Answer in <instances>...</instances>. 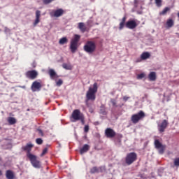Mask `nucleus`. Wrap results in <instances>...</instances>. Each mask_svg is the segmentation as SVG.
Here are the masks:
<instances>
[{"label": "nucleus", "mask_w": 179, "mask_h": 179, "mask_svg": "<svg viewBox=\"0 0 179 179\" xmlns=\"http://www.w3.org/2000/svg\"><path fill=\"white\" fill-rule=\"evenodd\" d=\"M34 145L31 143H27L26 145L22 147V150L27 152V157L29 159L34 167L41 168V162L37 159V157L31 153Z\"/></svg>", "instance_id": "obj_1"}, {"label": "nucleus", "mask_w": 179, "mask_h": 179, "mask_svg": "<svg viewBox=\"0 0 179 179\" xmlns=\"http://www.w3.org/2000/svg\"><path fill=\"white\" fill-rule=\"evenodd\" d=\"M127 17H122L121 22L119 24L118 29L122 30L124 29V26L126 28L129 29H134L137 27L138 24L135 20H129L127 21Z\"/></svg>", "instance_id": "obj_2"}, {"label": "nucleus", "mask_w": 179, "mask_h": 179, "mask_svg": "<svg viewBox=\"0 0 179 179\" xmlns=\"http://www.w3.org/2000/svg\"><path fill=\"white\" fill-rule=\"evenodd\" d=\"M70 121L71 122L80 121L81 124H85V116L80 110H73V113H71V116H70Z\"/></svg>", "instance_id": "obj_3"}, {"label": "nucleus", "mask_w": 179, "mask_h": 179, "mask_svg": "<svg viewBox=\"0 0 179 179\" xmlns=\"http://www.w3.org/2000/svg\"><path fill=\"white\" fill-rule=\"evenodd\" d=\"M98 91V84L96 83H94L92 87H90L87 92V101H95L96 100V93Z\"/></svg>", "instance_id": "obj_4"}, {"label": "nucleus", "mask_w": 179, "mask_h": 179, "mask_svg": "<svg viewBox=\"0 0 179 179\" xmlns=\"http://www.w3.org/2000/svg\"><path fill=\"white\" fill-rule=\"evenodd\" d=\"M80 40V35H74V38L71 39L70 42V50L71 51V53H75L78 48V43Z\"/></svg>", "instance_id": "obj_5"}, {"label": "nucleus", "mask_w": 179, "mask_h": 179, "mask_svg": "<svg viewBox=\"0 0 179 179\" xmlns=\"http://www.w3.org/2000/svg\"><path fill=\"white\" fill-rule=\"evenodd\" d=\"M105 136L108 138H113L115 136V139H117L119 143H121V138L123 137L122 134H116L115 131L110 128H107L105 130Z\"/></svg>", "instance_id": "obj_6"}, {"label": "nucleus", "mask_w": 179, "mask_h": 179, "mask_svg": "<svg viewBox=\"0 0 179 179\" xmlns=\"http://www.w3.org/2000/svg\"><path fill=\"white\" fill-rule=\"evenodd\" d=\"M96 45L93 41H87L84 45V51L88 54H92L96 51Z\"/></svg>", "instance_id": "obj_7"}, {"label": "nucleus", "mask_w": 179, "mask_h": 179, "mask_svg": "<svg viewBox=\"0 0 179 179\" xmlns=\"http://www.w3.org/2000/svg\"><path fill=\"white\" fill-rule=\"evenodd\" d=\"M137 159H138V155L134 152L127 153L124 158L125 164L128 166H130L131 164H132Z\"/></svg>", "instance_id": "obj_8"}, {"label": "nucleus", "mask_w": 179, "mask_h": 179, "mask_svg": "<svg viewBox=\"0 0 179 179\" xmlns=\"http://www.w3.org/2000/svg\"><path fill=\"white\" fill-rule=\"evenodd\" d=\"M145 117V114L143 110H140L138 113L134 114L131 117V121L133 124H137L140 120Z\"/></svg>", "instance_id": "obj_9"}, {"label": "nucleus", "mask_w": 179, "mask_h": 179, "mask_svg": "<svg viewBox=\"0 0 179 179\" xmlns=\"http://www.w3.org/2000/svg\"><path fill=\"white\" fill-rule=\"evenodd\" d=\"M155 148L158 150V152L160 155L164 153V151L166 148V145H162L158 139L155 140L154 142Z\"/></svg>", "instance_id": "obj_10"}, {"label": "nucleus", "mask_w": 179, "mask_h": 179, "mask_svg": "<svg viewBox=\"0 0 179 179\" xmlns=\"http://www.w3.org/2000/svg\"><path fill=\"white\" fill-rule=\"evenodd\" d=\"M169 122L166 120H162L160 123L157 124V129L159 133L165 132L166 129L169 127Z\"/></svg>", "instance_id": "obj_11"}, {"label": "nucleus", "mask_w": 179, "mask_h": 179, "mask_svg": "<svg viewBox=\"0 0 179 179\" xmlns=\"http://www.w3.org/2000/svg\"><path fill=\"white\" fill-rule=\"evenodd\" d=\"M65 13L64 10L63 8H57V10H52L49 15L52 17H60Z\"/></svg>", "instance_id": "obj_12"}, {"label": "nucleus", "mask_w": 179, "mask_h": 179, "mask_svg": "<svg viewBox=\"0 0 179 179\" xmlns=\"http://www.w3.org/2000/svg\"><path fill=\"white\" fill-rule=\"evenodd\" d=\"M25 76L30 80H35L38 77V73L35 70L29 71L26 73Z\"/></svg>", "instance_id": "obj_13"}, {"label": "nucleus", "mask_w": 179, "mask_h": 179, "mask_svg": "<svg viewBox=\"0 0 179 179\" xmlns=\"http://www.w3.org/2000/svg\"><path fill=\"white\" fill-rule=\"evenodd\" d=\"M92 25L88 24V27H86L84 22H78V28L81 32L85 33L86 31H90Z\"/></svg>", "instance_id": "obj_14"}, {"label": "nucleus", "mask_w": 179, "mask_h": 179, "mask_svg": "<svg viewBox=\"0 0 179 179\" xmlns=\"http://www.w3.org/2000/svg\"><path fill=\"white\" fill-rule=\"evenodd\" d=\"M41 87H42L41 83L38 81H35L33 83L31 87V89L33 92H39L41 90Z\"/></svg>", "instance_id": "obj_15"}, {"label": "nucleus", "mask_w": 179, "mask_h": 179, "mask_svg": "<svg viewBox=\"0 0 179 179\" xmlns=\"http://www.w3.org/2000/svg\"><path fill=\"white\" fill-rule=\"evenodd\" d=\"M40 17H41V11H39V10H37V11H36V20L34 22V27H36L40 22Z\"/></svg>", "instance_id": "obj_16"}, {"label": "nucleus", "mask_w": 179, "mask_h": 179, "mask_svg": "<svg viewBox=\"0 0 179 179\" xmlns=\"http://www.w3.org/2000/svg\"><path fill=\"white\" fill-rule=\"evenodd\" d=\"M48 73L49 76H50V79L52 80H55L59 78V76L53 69H50Z\"/></svg>", "instance_id": "obj_17"}, {"label": "nucleus", "mask_w": 179, "mask_h": 179, "mask_svg": "<svg viewBox=\"0 0 179 179\" xmlns=\"http://www.w3.org/2000/svg\"><path fill=\"white\" fill-rule=\"evenodd\" d=\"M103 168L102 166H101L99 168H97L96 166H94V167H92V169H91L90 172L91 173H96L103 172Z\"/></svg>", "instance_id": "obj_18"}, {"label": "nucleus", "mask_w": 179, "mask_h": 179, "mask_svg": "<svg viewBox=\"0 0 179 179\" xmlns=\"http://www.w3.org/2000/svg\"><path fill=\"white\" fill-rule=\"evenodd\" d=\"M171 12V8L170 7H165L162 11H160L159 13V15L160 16H164L166 15H167L168 13H170Z\"/></svg>", "instance_id": "obj_19"}, {"label": "nucleus", "mask_w": 179, "mask_h": 179, "mask_svg": "<svg viewBox=\"0 0 179 179\" xmlns=\"http://www.w3.org/2000/svg\"><path fill=\"white\" fill-rule=\"evenodd\" d=\"M6 176L7 179H14L15 178V174L13 171L11 170H8L6 172Z\"/></svg>", "instance_id": "obj_20"}, {"label": "nucleus", "mask_w": 179, "mask_h": 179, "mask_svg": "<svg viewBox=\"0 0 179 179\" xmlns=\"http://www.w3.org/2000/svg\"><path fill=\"white\" fill-rule=\"evenodd\" d=\"M90 149L89 145L85 144L83 146V148L80 149V154L83 155L84 153L87 152Z\"/></svg>", "instance_id": "obj_21"}, {"label": "nucleus", "mask_w": 179, "mask_h": 179, "mask_svg": "<svg viewBox=\"0 0 179 179\" xmlns=\"http://www.w3.org/2000/svg\"><path fill=\"white\" fill-rule=\"evenodd\" d=\"M150 81H155L157 80V74L155 72H150L148 75Z\"/></svg>", "instance_id": "obj_22"}, {"label": "nucleus", "mask_w": 179, "mask_h": 179, "mask_svg": "<svg viewBox=\"0 0 179 179\" xmlns=\"http://www.w3.org/2000/svg\"><path fill=\"white\" fill-rule=\"evenodd\" d=\"M150 57V54L148 52H143L141 55V59L142 60H145L147 59H149Z\"/></svg>", "instance_id": "obj_23"}, {"label": "nucleus", "mask_w": 179, "mask_h": 179, "mask_svg": "<svg viewBox=\"0 0 179 179\" xmlns=\"http://www.w3.org/2000/svg\"><path fill=\"white\" fill-rule=\"evenodd\" d=\"M166 24L168 28H171L174 25L173 20H171V18H169V20H167Z\"/></svg>", "instance_id": "obj_24"}, {"label": "nucleus", "mask_w": 179, "mask_h": 179, "mask_svg": "<svg viewBox=\"0 0 179 179\" xmlns=\"http://www.w3.org/2000/svg\"><path fill=\"white\" fill-rule=\"evenodd\" d=\"M8 122L10 125L15 124L17 122V120L15 117H9L8 118Z\"/></svg>", "instance_id": "obj_25"}, {"label": "nucleus", "mask_w": 179, "mask_h": 179, "mask_svg": "<svg viewBox=\"0 0 179 179\" xmlns=\"http://www.w3.org/2000/svg\"><path fill=\"white\" fill-rule=\"evenodd\" d=\"M99 113L103 115H107V112L106 110V107L103 105H101L100 107V110H99Z\"/></svg>", "instance_id": "obj_26"}, {"label": "nucleus", "mask_w": 179, "mask_h": 179, "mask_svg": "<svg viewBox=\"0 0 179 179\" xmlns=\"http://www.w3.org/2000/svg\"><path fill=\"white\" fill-rule=\"evenodd\" d=\"M67 43H68V39L66 37L62 38L59 41V44H60V45H64V44H66Z\"/></svg>", "instance_id": "obj_27"}, {"label": "nucleus", "mask_w": 179, "mask_h": 179, "mask_svg": "<svg viewBox=\"0 0 179 179\" xmlns=\"http://www.w3.org/2000/svg\"><path fill=\"white\" fill-rule=\"evenodd\" d=\"M63 69L66 70H72L73 67L71 64H63L62 65Z\"/></svg>", "instance_id": "obj_28"}, {"label": "nucleus", "mask_w": 179, "mask_h": 179, "mask_svg": "<svg viewBox=\"0 0 179 179\" xmlns=\"http://www.w3.org/2000/svg\"><path fill=\"white\" fill-rule=\"evenodd\" d=\"M155 4L157 7H161L162 6V0H155Z\"/></svg>", "instance_id": "obj_29"}, {"label": "nucleus", "mask_w": 179, "mask_h": 179, "mask_svg": "<svg viewBox=\"0 0 179 179\" xmlns=\"http://www.w3.org/2000/svg\"><path fill=\"white\" fill-rule=\"evenodd\" d=\"M173 164L175 166H179V157L173 159Z\"/></svg>", "instance_id": "obj_30"}, {"label": "nucleus", "mask_w": 179, "mask_h": 179, "mask_svg": "<svg viewBox=\"0 0 179 179\" xmlns=\"http://www.w3.org/2000/svg\"><path fill=\"white\" fill-rule=\"evenodd\" d=\"M55 0H43V2L45 5H48L53 2Z\"/></svg>", "instance_id": "obj_31"}, {"label": "nucleus", "mask_w": 179, "mask_h": 179, "mask_svg": "<svg viewBox=\"0 0 179 179\" xmlns=\"http://www.w3.org/2000/svg\"><path fill=\"white\" fill-rule=\"evenodd\" d=\"M36 143L38 144V145H42L43 144V139L42 138H37L36 140Z\"/></svg>", "instance_id": "obj_32"}, {"label": "nucleus", "mask_w": 179, "mask_h": 179, "mask_svg": "<svg viewBox=\"0 0 179 179\" xmlns=\"http://www.w3.org/2000/svg\"><path fill=\"white\" fill-rule=\"evenodd\" d=\"M63 84V80L62 79H59V80H57V82H56V85H57L58 87H60L61 85H62Z\"/></svg>", "instance_id": "obj_33"}, {"label": "nucleus", "mask_w": 179, "mask_h": 179, "mask_svg": "<svg viewBox=\"0 0 179 179\" xmlns=\"http://www.w3.org/2000/svg\"><path fill=\"white\" fill-rule=\"evenodd\" d=\"M145 75L144 73H141L138 74L137 76V79L140 80V79H143V78H145Z\"/></svg>", "instance_id": "obj_34"}, {"label": "nucleus", "mask_w": 179, "mask_h": 179, "mask_svg": "<svg viewBox=\"0 0 179 179\" xmlns=\"http://www.w3.org/2000/svg\"><path fill=\"white\" fill-rule=\"evenodd\" d=\"M48 151V149L47 148H45L43 150L42 154L41 155V157H43Z\"/></svg>", "instance_id": "obj_35"}, {"label": "nucleus", "mask_w": 179, "mask_h": 179, "mask_svg": "<svg viewBox=\"0 0 179 179\" xmlns=\"http://www.w3.org/2000/svg\"><path fill=\"white\" fill-rule=\"evenodd\" d=\"M89 130H90V127L88 125H86L85 127H84V132L88 133Z\"/></svg>", "instance_id": "obj_36"}, {"label": "nucleus", "mask_w": 179, "mask_h": 179, "mask_svg": "<svg viewBox=\"0 0 179 179\" xmlns=\"http://www.w3.org/2000/svg\"><path fill=\"white\" fill-rule=\"evenodd\" d=\"M38 131L39 134H41V136H44V134L41 129H38Z\"/></svg>", "instance_id": "obj_37"}, {"label": "nucleus", "mask_w": 179, "mask_h": 179, "mask_svg": "<svg viewBox=\"0 0 179 179\" xmlns=\"http://www.w3.org/2000/svg\"><path fill=\"white\" fill-rule=\"evenodd\" d=\"M111 103L113 106H116V101L115 100H111Z\"/></svg>", "instance_id": "obj_38"}, {"label": "nucleus", "mask_w": 179, "mask_h": 179, "mask_svg": "<svg viewBox=\"0 0 179 179\" xmlns=\"http://www.w3.org/2000/svg\"><path fill=\"white\" fill-rule=\"evenodd\" d=\"M129 99V97H128V96H124V97H123V100H124V101H127Z\"/></svg>", "instance_id": "obj_39"}, {"label": "nucleus", "mask_w": 179, "mask_h": 179, "mask_svg": "<svg viewBox=\"0 0 179 179\" xmlns=\"http://www.w3.org/2000/svg\"><path fill=\"white\" fill-rule=\"evenodd\" d=\"M99 122H95V125H99Z\"/></svg>", "instance_id": "obj_40"}, {"label": "nucleus", "mask_w": 179, "mask_h": 179, "mask_svg": "<svg viewBox=\"0 0 179 179\" xmlns=\"http://www.w3.org/2000/svg\"><path fill=\"white\" fill-rule=\"evenodd\" d=\"M0 176H2V171L0 170Z\"/></svg>", "instance_id": "obj_41"}, {"label": "nucleus", "mask_w": 179, "mask_h": 179, "mask_svg": "<svg viewBox=\"0 0 179 179\" xmlns=\"http://www.w3.org/2000/svg\"><path fill=\"white\" fill-rule=\"evenodd\" d=\"M178 17H179V13H177Z\"/></svg>", "instance_id": "obj_42"}, {"label": "nucleus", "mask_w": 179, "mask_h": 179, "mask_svg": "<svg viewBox=\"0 0 179 179\" xmlns=\"http://www.w3.org/2000/svg\"><path fill=\"white\" fill-rule=\"evenodd\" d=\"M23 89H25L26 88V87L25 86H23V87H22Z\"/></svg>", "instance_id": "obj_43"}, {"label": "nucleus", "mask_w": 179, "mask_h": 179, "mask_svg": "<svg viewBox=\"0 0 179 179\" xmlns=\"http://www.w3.org/2000/svg\"><path fill=\"white\" fill-rule=\"evenodd\" d=\"M152 0H150V1H152Z\"/></svg>", "instance_id": "obj_44"}, {"label": "nucleus", "mask_w": 179, "mask_h": 179, "mask_svg": "<svg viewBox=\"0 0 179 179\" xmlns=\"http://www.w3.org/2000/svg\"><path fill=\"white\" fill-rule=\"evenodd\" d=\"M178 37H179V35H178Z\"/></svg>", "instance_id": "obj_45"}]
</instances>
